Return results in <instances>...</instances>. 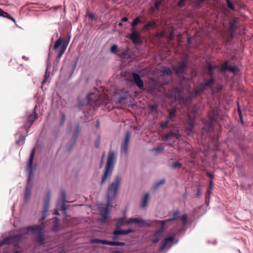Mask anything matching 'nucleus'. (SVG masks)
<instances>
[{"label":"nucleus","mask_w":253,"mask_h":253,"mask_svg":"<svg viewBox=\"0 0 253 253\" xmlns=\"http://www.w3.org/2000/svg\"><path fill=\"white\" fill-rule=\"evenodd\" d=\"M122 178L120 175H117L114 177V181L108 186L107 189V204L105 208H100L99 210L102 217V221L105 222L108 218L109 208L111 206L112 201L117 195L119 189L121 184Z\"/></svg>","instance_id":"nucleus-1"},{"label":"nucleus","mask_w":253,"mask_h":253,"mask_svg":"<svg viewBox=\"0 0 253 253\" xmlns=\"http://www.w3.org/2000/svg\"><path fill=\"white\" fill-rule=\"evenodd\" d=\"M44 227L45 224L43 221H42L41 224L39 225L25 227V228L23 229V231L25 233V236H27L30 231L37 234L38 236L35 239L36 242L41 245H43L45 244V242L44 235L42 231Z\"/></svg>","instance_id":"nucleus-2"},{"label":"nucleus","mask_w":253,"mask_h":253,"mask_svg":"<svg viewBox=\"0 0 253 253\" xmlns=\"http://www.w3.org/2000/svg\"><path fill=\"white\" fill-rule=\"evenodd\" d=\"M115 159L116 155L115 152L110 151L105 168L104 173L102 177L101 185L104 184L107 179L111 176L115 163Z\"/></svg>","instance_id":"nucleus-3"},{"label":"nucleus","mask_w":253,"mask_h":253,"mask_svg":"<svg viewBox=\"0 0 253 253\" xmlns=\"http://www.w3.org/2000/svg\"><path fill=\"white\" fill-rule=\"evenodd\" d=\"M36 149L35 148H33L29 158V161L27 166V171L29 173V178L28 180L27 185L26 187L25 192V201L26 202L28 201L31 197V190L32 188V183L30 181V178L33 173V169H32V165L33 162L34 158V155L35 153Z\"/></svg>","instance_id":"nucleus-4"},{"label":"nucleus","mask_w":253,"mask_h":253,"mask_svg":"<svg viewBox=\"0 0 253 253\" xmlns=\"http://www.w3.org/2000/svg\"><path fill=\"white\" fill-rule=\"evenodd\" d=\"M24 228L25 227L20 228L18 230L19 233L16 235L9 236L1 240L2 245L18 244L23 239L26 238L27 236H25V233L23 231Z\"/></svg>","instance_id":"nucleus-5"},{"label":"nucleus","mask_w":253,"mask_h":253,"mask_svg":"<svg viewBox=\"0 0 253 253\" xmlns=\"http://www.w3.org/2000/svg\"><path fill=\"white\" fill-rule=\"evenodd\" d=\"M69 41H66L63 42V40L61 37H60L55 42L53 48L56 50L58 47L61 45V48L58 52L57 58L60 59L62 55L64 53L66 48L68 45Z\"/></svg>","instance_id":"nucleus-6"},{"label":"nucleus","mask_w":253,"mask_h":253,"mask_svg":"<svg viewBox=\"0 0 253 253\" xmlns=\"http://www.w3.org/2000/svg\"><path fill=\"white\" fill-rule=\"evenodd\" d=\"M86 98L87 100L86 106L88 105L93 107H98L101 103L100 101V96L98 93H89L87 95Z\"/></svg>","instance_id":"nucleus-7"},{"label":"nucleus","mask_w":253,"mask_h":253,"mask_svg":"<svg viewBox=\"0 0 253 253\" xmlns=\"http://www.w3.org/2000/svg\"><path fill=\"white\" fill-rule=\"evenodd\" d=\"M187 67V61L183 59L177 66L173 67L172 70L177 75H183L186 73Z\"/></svg>","instance_id":"nucleus-8"},{"label":"nucleus","mask_w":253,"mask_h":253,"mask_svg":"<svg viewBox=\"0 0 253 253\" xmlns=\"http://www.w3.org/2000/svg\"><path fill=\"white\" fill-rule=\"evenodd\" d=\"M90 242L91 243H97V244H102L104 245H107L109 246H124L126 245V243L118 241H109L105 240H102L99 239H93L90 240Z\"/></svg>","instance_id":"nucleus-9"},{"label":"nucleus","mask_w":253,"mask_h":253,"mask_svg":"<svg viewBox=\"0 0 253 253\" xmlns=\"http://www.w3.org/2000/svg\"><path fill=\"white\" fill-rule=\"evenodd\" d=\"M38 117V114L36 113L35 111H34L33 113L28 116L27 121L23 125V127L26 130L27 133H28L29 128L32 126L35 121L37 119Z\"/></svg>","instance_id":"nucleus-10"},{"label":"nucleus","mask_w":253,"mask_h":253,"mask_svg":"<svg viewBox=\"0 0 253 253\" xmlns=\"http://www.w3.org/2000/svg\"><path fill=\"white\" fill-rule=\"evenodd\" d=\"M219 113L217 109H212L209 114V122L206 124V126L209 129L212 128L213 126V123L218 119Z\"/></svg>","instance_id":"nucleus-11"},{"label":"nucleus","mask_w":253,"mask_h":253,"mask_svg":"<svg viewBox=\"0 0 253 253\" xmlns=\"http://www.w3.org/2000/svg\"><path fill=\"white\" fill-rule=\"evenodd\" d=\"M195 117H192L190 115H188L187 121L188 126L185 130L186 134L188 136H192L194 133L193 129L195 126Z\"/></svg>","instance_id":"nucleus-12"},{"label":"nucleus","mask_w":253,"mask_h":253,"mask_svg":"<svg viewBox=\"0 0 253 253\" xmlns=\"http://www.w3.org/2000/svg\"><path fill=\"white\" fill-rule=\"evenodd\" d=\"M132 80L131 82L136 84L140 89H143L144 87V83L141 79L140 76L135 73L132 74Z\"/></svg>","instance_id":"nucleus-13"},{"label":"nucleus","mask_w":253,"mask_h":253,"mask_svg":"<svg viewBox=\"0 0 253 253\" xmlns=\"http://www.w3.org/2000/svg\"><path fill=\"white\" fill-rule=\"evenodd\" d=\"M130 133L129 131H127L126 134L125 138L123 144L121 147L122 154H126L128 150V146L130 140Z\"/></svg>","instance_id":"nucleus-14"},{"label":"nucleus","mask_w":253,"mask_h":253,"mask_svg":"<svg viewBox=\"0 0 253 253\" xmlns=\"http://www.w3.org/2000/svg\"><path fill=\"white\" fill-rule=\"evenodd\" d=\"M131 34L129 36V39L135 44H139L141 42L140 36L134 28H131Z\"/></svg>","instance_id":"nucleus-15"},{"label":"nucleus","mask_w":253,"mask_h":253,"mask_svg":"<svg viewBox=\"0 0 253 253\" xmlns=\"http://www.w3.org/2000/svg\"><path fill=\"white\" fill-rule=\"evenodd\" d=\"M229 32L230 33V40H232L233 37V34L235 31L237 29V20L236 18L229 22Z\"/></svg>","instance_id":"nucleus-16"},{"label":"nucleus","mask_w":253,"mask_h":253,"mask_svg":"<svg viewBox=\"0 0 253 253\" xmlns=\"http://www.w3.org/2000/svg\"><path fill=\"white\" fill-rule=\"evenodd\" d=\"M220 71L221 72H224L228 71L234 73L236 72L237 68L234 66H229V62L226 61H225L221 65Z\"/></svg>","instance_id":"nucleus-17"},{"label":"nucleus","mask_w":253,"mask_h":253,"mask_svg":"<svg viewBox=\"0 0 253 253\" xmlns=\"http://www.w3.org/2000/svg\"><path fill=\"white\" fill-rule=\"evenodd\" d=\"M50 193L48 192L46 196V198L44 201V205L43 207L42 215L41 218L42 220H43L46 216V212L48 211L49 204V199H50Z\"/></svg>","instance_id":"nucleus-18"},{"label":"nucleus","mask_w":253,"mask_h":253,"mask_svg":"<svg viewBox=\"0 0 253 253\" xmlns=\"http://www.w3.org/2000/svg\"><path fill=\"white\" fill-rule=\"evenodd\" d=\"M174 241V238L172 236H169L166 238L163 241L162 245L160 247L159 250L160 251L164 250L167 247H170L171 243Z\"/></svg>","instance_id":"nucleus-19"},{"label":"nucleus","mask_w":253,"mask_h":253,"mask_svg":"<svg viewBox=\"0 0 253 253\" xmlns=\"http://www.w3.org/2000/svg\"><path fill=\"white\" fill-rule=\"evenodd\" d=\"M127 223H134L143 225H149V224L146 221L144 220L141 218H130L126 220Z\"/></svg>","instance_id":"nucleus-20"},{"label":"nucleus","mask_w":253,"mask_h":253,"mask_svg":"<svg viewBox=\"0 0 253 253\" xmlns=\"http://www.w3.org/2000/svg\"><path fill=\"white\" fill-rule=\"evenodd\" d=\"M173 137H175L177 139L179 138L180 135L178 133V130L170 131L167 133L164 137V139L166 140H169Z\"/></svg>","instance_id":"nucleus-21"},{"label":"nucleus","mask_w":253,"mask_h":253,"mask_svg":"<svg viewBox=\"0 0 253 253\" xmlns=\"http://www.w3.org/2000/svg\"><path fill=\"white\" fill-rule=\"evenodd\" d=\"M180 211L178 210H176L173 211V212L172 213V216L171 218L166 219V220H159V221H158V222L166 223L168 222L174 221L180 217Z\"/></svg>","instance_id":"nucleus-22"},{"label":"nucleus","mask_w":253,"mask_h":253,"mask_svg":"<svg viewBox=\"0 0 253 253\" xmlns=\"http://www.w3.org/2000/svg\"><path fill=\"white\" fill-rule=\"evenodd\" d=\"M217 67V66L215 65H212L210 63H208L207 67V68L208 69L207 74L210 77L213 78V70Z\"/></svg>","instance_id":"nucleus-23"},{"label":"nucleus","mask_w":253,"mask_h":253,"mask_svg":"<svg viewBox=\"0 0 253 253\" xmlns=\"http://www.w3.org/2000/svg\"><path fill=\"white\" fill-rule=\"evenodd\" d=\"M199 94H200V93L197 88L189 92V96L187 98V101H189L190 102L192 101L193 99Z\"/></svg>","instance_id":"nucleus-24"},{"label":"nucleus","mask_w":253,"mask_h":253,"mask_svg":"<svg viewBox=\"0 0 253 253\" xmlns=\"http://www.w3.org/2000/svg\"><path fill=\"white\" fill-rule=\"evenodd\" d=\"M162 236V234L155 231L153 235V238L151 240L152 243L153 244H156L159 242Z\"/></svg>","instance_id":"nucleus-25"},{"label":"nucleus","mask_w":253,"mask_h":253,"mask_svg":"<svg viewBox=\"0 0 253 253\" xmlns=\"http://www.w3.org/2000/svg\"><path fill=\"white\" fill-rule=\"evenodd\" d=\"M156 25V22L155 20H152L145 24L142 29L143 31H147L149 28H153Z\"/></svg>","instance_id":"nucleus-26"},{"label":"nucleus","mask_w":253,"mask_h":253,"mask_svg":"<svg viewBox=\"0 0 253 253\" xmlns=\"http://www.w3.org/2000/svg\"><path fill=\"white\" fill-rule=\"evenodd\" d=\"M162 3V1L161 0H157L156 1H155L154 6L151 7V11L152 12H154L156 10H159L160 6Z\"/></svg>","instance_id":"nucleus-27"},{"label":"nucleus","mask_w":253,"mask_h":253,"mask_svg":"<svg viewBox=\"0 0 253 253\" xmlns=\"http://www.w3.org/2000/svg\"><path fill=\"white\" fill-rule=\"evenodd\" d=\"M53 223L52 229L54 231L57 232L59 230V219L57 217H55L53 219Z\"/></svg>","instance_id":"nucleus-28"},{"label":"nucleus","mask_w":253,"mask_h":253,"mask_svg":"<svg viewBox=\"0 0 253 253\" xmlns=\"http://www.w3.org/2000/svg\"><path fill=\"white\" fill-rule=\"evenodd\" d=\"M126 222V221L125 220V218L124 217L120 218L118 219L117 224H116V228H121L124 224H128Z\"/></svg>","instance_id":"nucleus-29"},{"label":"nucleus","mask_w":253,"mask_h":253,"mask_svg":"<svg viewBox=\"0 0 253 253\" xmlns=\"http://www.w3.org/2000/svg\"><path fill=\"white\" fill-rule=\"evenodd\" d=\"M161 72L164 75L171 76L172 75L171 70L166 67H163L161 68Z\"/></svg>","instance_id":"nucleus-30"},{"label":"nucleus","mask_w":253,"mask_h":253,"mask_svg":"<svg viewBox=\"0 0 253 253\" xmlns=\"http://www.w3.org/2000/svg\"><path fill=\"white\" fill-rule=\"evenodd\" d=\"M206 0H195L193 2V6L199 9L201 7V4H203Z\"/></svg>","instance_id":"nucleus-31"},{"label":"nucleus","mask_w":253,"mask_h":253,"mask_svg":"<svg viewBox=\"0 0 253 253\" xmlns=\"http://www.w3.org/2000/svg\"><path fill=\"white\" fill-rule=\"evenodd\" d=\"M149 197V193H146L143 199V201L141 204V207L145 208L148 205V199Z\"/></svg>","instance_id":"nucleus-32"},{"label":"nucleus","mask_w":253,"mask_h":253,"mask_svg":"<svg viewBox=\"0 0 253 253\" xmlns=\"http://www.w3.org/2000/svg\"><path fill=\"white\" fill-rule=\"evenodd\" d=\"M148 108L151 112H158V107L156 104H150L148 106Z\"/></svg>","instance_id":"nucleus-33"},{"label":"nucleus","mask_w":253,"mask_h":253,"mask_svg":"<svg viewBox=\"0 0 253 253\" xmlns=\"http://www.w3.org/2000/svg\"><path fill=\"white\" fill-rule=\"evenodd\" d=\"M214 80L213 78L210 77V79L207 81H206L204 84L205 86H206L207 87L211 86L214 84Z\"/></svg>","instance_id":"nucleus-34"},{"label":"nucleus","mask_w":253,"mask_h":253,"mask_svg":"<svg viewBox=\"0 0 253 253\" xmlns=\"http://www.w3.org/2000/svg\"><path fill=\"white\" fill-rule=\"evenodd\" d=\"M79 130H80L79 126H78L77 127L76 131H75V134H74V136L73 137L72 145H74L75 143L76 139L77 138V136H78L79 132Z\"/></svg>","instance_id":"nucleus-35"},{"label":"nucleus","mask_w":253,"mask_h":253,"mask_svg":"<svg viewBox=\"0 0 253 253\" xmlns=\"http://www.w3.org/2000/svg\"><path fill=\"white\" fill-rule=\"evenodd\" d=\"M1 16L3 17H6L8 19L11 20V21H13L15 23H16L15 19L12 17L11 15H10L7 12L3 11V14H2Z\"/></svg>","instance_id":"nucleus-36"},{"label":"nucleus","mask_w":253,"mask_h":253,"mask_svg":"<svg viewBox=\"0 0 253 253\" xmlns=\"http://www.w3.org/2000/svg\"><path fill=\"white\" fill-rule=\"evenodd\" d=\"M112 234L114 235H124L123 230L120 229L119 228H116V229L113 231Z\"/></svg>","instance_id":"nucleus-37"},{"label":"nucleus","mask_w":253,"mask_h":253,"mask_svg":"<svg viewBox=\"0 0 253 253\" xmlns=\"http://www.w3.org/2000/svg\"><path fill=\"white\" fill-rule=\"evenodd\" d=\"M176 114V110L172 109L171 111H169V115L168 117V119L169 120H171L174 117H175Z\"/></svg>","instance_id":"nucleus-38"},{"label":"nucleus","mask_w":253,"mask_h":253,"mask_svg":"<svg viewBox=\"0 0 253 253\" xmlns=\"http://www.w3.org/2000/svg\"><path fill=\"white\" fill-rule=\"evenodd\" d=\"M226 1L227 3V6L229 9L232 10L233 11L236 10L234 4L230 0H226Z\"/></svg>","instance_id":"nucleus-39"},{"label":"nucleus","mask_w":253,"mask_h":253,"mask_svg":"<svg viewBox=\"0 0 253 253\" xmlns=\"http://www.w3.org/2000/svg\"><path fill=\"white\" fill-rule=\"evenodd\" d=\"M141 22V20L139 17H137L134 19L133 22H132L131 26L133 27H135L138 23Z\"/></svg>","instance_id":"nucleus-40"},{"label":"nucleus","mask_w":253,"mask_h":253,"mask_svg":"<svg viewBox=\"0 0 253 253\" xmlns=\"http://www.w3.org/2000/svg\"><path fill=\"white\" fill-rule=\"evenodd\" d=\"M207 88V87L206 86H205L204 84L202 83L200 85L199 88L197 89L199 92V93H201L203 92Z\"/></svg>","instance_id":"nucleus-41"},{"label":"nucleus","mask_w":253,"mask_h":253,"mask_svg":"<svg viewBox=\"0 0 253 253\" xmlns=\"http://www.w3.org/2000/svg\"><path fill=\"white\" fill-rule=\"evenodd\" d=\"M161 224H162V225L161 226V227L157 229L156 230V231L159 232V233L162 234L164 232V230H165V224L166 223H163V222H160Z\"/></svg>","instance_id":"nucleus-42"},{"label":"nucleus","mask_w":253,"mask_h":253,"mask_svg":"<svg viewBox=\"0 0 253 253\" xmlns=\"http://www.w3.org/2000/svg\"><path fill=\"white\" fill-rule=\"evenodd\" d=\"M165 183V179H162L155 183V184L154 185V188L156 189L160 186L164 184Z\"/></svg>","instance_id":"nucleus-43"},{"label":"nucleus","mask_w":253,"mask_h":253,"mask_svg":"<svg viewBox=\"0 0 253 253\" xmlns=\"http://www.w3.org/2000/svg\"><path fill=\"white\" fill-rule=\"evenodd\" d=\"M166 38L168 42L172 40L174 38V32L173 31H171L169 36H166Z\"/></svg>","instance_id":"nucleus-44"},{"label":"nucleus","mask_w":253,"mask_h":253,"mask_svg":"<svg viewBox=\"0 0 253 253\" xmlns=\"http://www.w3.org/2000/svg\"><path fill=\"white\" fill-rule=\"evenodd\" d=\"M180 219L182 222L183 224H185L187 220V215L186 214H184L180 216Z\"/></svg>","instance_id":"nucleus-45"},{"label":"nucleus","mask_w":253,"mask_h":253,"mask_svg":"<svg viewBox=\"0 0 253 253\" xmlns=\"http://www.w3.org/2000/svg\"><path fill=\"white\" fill-rule=\"evenodd\" d=\"M118 46L116 44H113L110 49V51L113 53H116L117 52Z\"/></svg>","instance_id":"nucleus-46"},{"label":"nucleus","mask_w":253,"mask_h":253,"mask_svg":"<svg viewBox=\"0 0 253 253\" xmlns=\"http://www.w3.org/2000/svg\"><path fill=\"white\" fill-rule=\"evenodd\" d=\"M169 123V121L161 122L160 124V126L163 129L166 128L168 127Z\"/></svg>","instance_id":"nucleus-47"},{"label":"nucleus","mask_w":253,"mask_h":253,"mask_svg":"<svg viewBox=\"0 0 253 253\" xmlns=\"http://www.w3.org/2000/svg\"><path fill=\"white\" fill-rule=\"evenodd\" d=\"M212 185H213V181L212 179H211L210 181V186L209 188L207 190V193L209 194L211 193L212 189Z\"/></svg>","instance_id":"nucleus-48"},{"label":"nucleus","mask_w":253,"mask_h":253,"mask_svg":"<svg viewBox=\"0 0 253 253\" xmlns=\"http://www.w3.org/2000/svg\"><path fill=\"white\" fill-rule=\"evenodd\" d=\"M181 166V164L179 162L174 163L171 165V168L173 169H176L177 168H179Z\"/></svg>","instance_id":"nucleus-49"},{"label":"nucleus","mask_w":253,"mask_h":253,"mask_svg":"<svg viewBox=\"0 0 253 253\" xmlns=\"http://www.w3.org/2000/svg\"><path fill=\"white\" fill-rule=\"evenodd\" d=\"M127 52L126 51H124L122 52L119 54V56H120V58L124 59V58H126V56H127Z\"/></svg>","instance_id":"nucleus-50"},{"label":"nucleus","mask_w":253,"mask_h":253,"mask_svg":"<svg viewBox=\"0 0 253 253\" xmlns=\"http://www.w3.org/2000/svg\"><path fill=\"white\" fill-rule=\"evenodd\" d=\"M157 37L159 38H162L166 37V33L165 32L162 31L159 33H158L157 34Z\"/></svg>","instance_id":"nucleus-51"},{"label":"nucleus","mask_w":253,"mask_h":253,"mask_svg":"<svg viewBox=\"0 0 253 253\" xmlns=\"http://www.w3.org/2000/svg\"><path fill=\"white\" fill-rule=\"evenodd\" d=\"M201 188H200V185H199L197 186V197L199 198L201 197Z\"/></svg>","instance_id":"nucleus-52"},{"label":"nucleus","mask_w":253,"mask_h":253,"mask_svg":"<svg viewBox=\"0 0 253 253\" xmlns=\"http://www.w3.org/2000/svg\"><path fill=\"white\" fill-rule=\"evenodd\" d=\"M153 150L156 152H162L164 150V147L162 146H159L153 149Z\"/></svg>","instance_id":"nucleus-53"},{"label":"nucleus","mask_w":253,"mask_h":253,"mask_svg":"<svg viewBox=\"0 0 253 253\" xmlns=\"http://www.w3.org/2000/svg\"><path fill=\"white\" fill-rule=\"evenodd\" d=\"M123 231H124V235H127V234H128L129 233H132L134 232V230H133L132 229H126V230H123Z\"/></svg>","instance_id":"nucleus-54"},{"label":"nucleus","mask_w":253,"mask_h":253,"mask_svg":"<svg viewBox=\"0 0 253 253\" xmlns=\"http://www.w3.org/2000/svg\"><path fill=\"white\" fill-rule=\"evenodd\" d=\"M222 88L223 87L222 85H218L214 89L213 92H218L222 89Z\"/></svg>","instance_id":"nucleus-55"},{"label":"nucleus","mask_w":253,"mask_h":253,"mask_svg":"<svg viewBox=\"0 0 253 253\" xmlns=\"http://www.w3.org/2000/svg\"><path fill=\"white\" fill-rule=\"evenodd\" d=\"M61 125H63L65 122L66 119V116L64 113H61Z\"/></svg>","instance_id":"nucleus-56"},{"label":"nucleus","mask_w":253,"mask_h":253,"mask_svg":"<svg viewBox=\"0 0 253 253\" xmlns=\"http://www.w3.org/2000/svg\"><path fill=\"white\" fill-rule=\"evenodd\" d=\"M100 142V136H99L95 142V146L96 148H98L99 147Z\"/></svg>","instance_id":"nucleus-57"},{"label":"nucleus","mask_w":253,"mask_h":253,"mask_svg":"<svg viewBox=\"0 0 253 253\" xmlns=\"http://www.w3.org/2000/svg\"><path fill=\"white\" fill-rule=\"evenodd\" d=\"M186 1V0H179L177 3V6L182 7Z\"/></svg>","instance_id":"nucleus-58"},{"label":"nucleus","mask_w":253,"mask_h":253,"mask_svg":"<svg viewBox=\"0 0 253 253\" xmlns=\"http://www.w3.org/2000/svg\"><path fill=\"white\" fill-rule=\"evenodd\" d=\"M84 101L83 100V101H80L78 104V107L80 109H82V107H83L84 104Z\"/></svg>","instance_id":"nucleus-59"},{"label":"nucleus","mask_w":253,"mask_h":253,"mask_svg":"<svg viewBox=\"0 0 253 253\" xmlns=\"http://www.w3.org/2000/svg\"><path fill=\"white\" fill-rule=\"evenodd\" d=\"M237 111H238L239 117H241V116H242L241 110V109L240 108L239 104H238V106H237Z\"/></svg>","instance_id":"nucleus-60"},{"label":"nucleus","mask_w":253,"mask_h":253,"mask_svg":"<svg viewBox=\"0 0 253 253\" xmlns=\"http://www.w3.org/2000/svg\"><path fill=\"white\" fill-rule=\"evenodd\" d=\"M49 77V75H47V73H46L44 75V80L42 81V84H43L46 82V81L48 79Z\"/></svg>","instance_id":"nucleus-61"},{"label":"nucleus","mask_w":253,"mask_h":253,"mask_svg":"<svg viewBox=\"0 0 253 253\" xmlns=\"http://www.w3.org/2000/svg\"><path fill=\"white\" fill-rule=\"evenodd\" d=\"M25 136H24L23 134H20L19 136V140L17 142V143H18L20 141H24L25 140Z\"/></svg>","instance_id":"nucleus-62"},{"label":"nucleus","mask_w":253,"mask_h":253,"mask_svg":"<svg viewBox=\"0 0 253 253\" xmlns=\"http://www.w3.org/2000/svg\"><path fill=\"white\" fill-rule=\"evenodd\" d=\"M62 211L63 212V213L64 214L66 213V208L65 204H63V205L61 207Z\"/></svg>","instance_id":"nucleus-63"},{"label":"nucleus","mask_w":253,"mask_h":253,"mask_svg":"<svg viewBox=\"0 0 253 253\" xmlns=\"http://www.w3.org/2000/svg\"><path fill=\"white\" fill-rule=\"evenodd\" d=\"M207 175L208 177H209L211 178V179H212V178H213V174H211V173L209 172H207Z\"/></svg>","instance_id":"nucleus-64"}]
</instances>
